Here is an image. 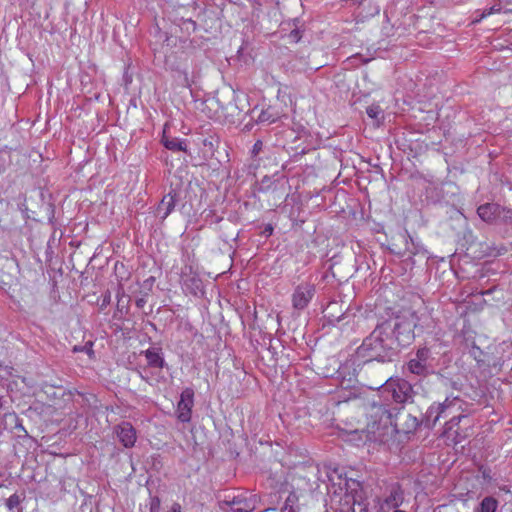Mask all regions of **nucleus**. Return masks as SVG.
I'll return each instance as SVG.
<instances>
[{"mask_svg": "<svg viewBox=\"0 0 512 512\" xmlns=\"http://www.w3.org/2000/svg\"><path fill=\"white\" fill-rule=\"evenodd\" d=\"M391 332V326L389 323L384 322L378 325L368 338L365 339L363 345L369 349L379 353L386 349L387 340Z\"/></svg>", "mask_w": 512, "mask_h": 512, "instance_id": "7ed1b4c3", "label": "nucleus"}, {"mask_svg": "<svg viewBox=\"0 0 512 512\" xmlns=\"http://www.w3.org/2000/svg\"><path fill=\"white\" fill-rule=\"evenodd\" d=\"M267 231H269L270 233H272L273 228H272V227H269V228H267Z\"/></svg>", "mask_w": 512, "mask_h": 512, "instance_id": "f704fd0d", "label": "nucleus"}, {"mask_svg": "<svg viewBox=\"0 0 512 512\" xmlns=\"http://www.w3.org/2000/svg\"><path fill=\"white\" fill-rule=\"evenodd\" d=\"M22 501V498L17 493H14L6 500V507L12 511L17 508Z\"/></svg>", "mask_w": 512, "mask_h": 512, "instance_id": "412c9836", "label": "nucleus"}, {"mask_svg": "<svg viewBox=\"0 0 512 512\" xmlns=\"http://www.w3.org/2000/svg\"><path fill=\"white\" fill-rule=\"evenodd\" d=\"M145 304H146V300L144 298H139L136 300V306L138 308H143Z\"/></svg>", "mask_w": 512, "mask_h": 512, "instance_id": "c756f323", "label": "nucleus"}, {"mask_svg": "<svg viewBox=\"0 0 512 512\" xmlns=\"http://www.w3.org/2000/svg\"><path fill=\"white\" fill-rule=\"evenodd\" d=\"M175 205V195H173L172 193L165 195L158 206V213L159 215H161V218H167L170 215V213L174 210Z\"/></svg>", "mask_w": 512, "mask_h": 512, "instance_id": "f8f14e48", "label": "nucleus"}, {"mask_svg": "<svg viewBox=\"0 0 512 512\" xmlns=\"http://www.w3.org/2000/svg\"><path fill=\"white\" fill-rule=\"evenodd\" d=\"M403 501V491L399 485L393 487L390 491L389 496L385 499L387 505L394 508L399 507Z\"/></svg>", "mask_w": 512, "mask_h": 512, "instance_id": "dca6fc26", "label": "nucleus"}, {"mask_svg": "<svg viewBox=\"0 0 512 512\" xmlns=\"http://www.w3.org/2000/svg\"><path fill=\"white\" fill-rule=\"evenodd\" d=\"M168 512H181V507L179 504H174Z\"/></svg>", "mask_w": 512, "mask_h": 512, "instance_id": "7c9ffc66", "label": "nucleus"}, {"mask_svg": "<svg viewBox=\"0 0 512 512\" xmlns=\"http://www.w3.org/2000/svg\"><path fill=\"white\" fill-rule=\"evenodd\" d=\"M281 512H298V511L281 510Z\"/></svg>", "mask_w": 512, "mask_h": 512, "instance_id": "e433bc0d", "label": "nucleus"}, {"mask_svg": "<svg viewBox=\"0 0 512 512\" xmlns=\"http://www.w3.org/2000/svg\"><path fill=\"white\" fill-rule=\"evenodd\" d=\"M427 352H428V351H427V350H425V349L418 350V352H417V357H418V359H417V360H420V361L424 360V359H425V357H426Z\"/></svg>", "mask_w": 512, "mask_h": 512, "instance_id": "c85d7f7f", "label": "nucleus"}, {"mask_svg": "<svg viewBox=\"0 0 512 512\" xmlns=\"http://www.w3.org/2000/svg\"><path fill=\"white\" fill-rule=\"evenodd\" d=\"M4 425L6 430L10 429V432L14 437L29 440L28 433L21 424L19 416L15 412H8L4 415Z\"/></svg>", "mask_w": 512, "mask_h": 512, "instance_id": "6e6552de", "label": "nucleus"}, {"mask_svg": "<svg viewBox=\"0 0 512 512\" xmlns=\"http://www.w3.org/2000/svg\"><path fill=\"white\" fill-rule=\"evenodd\" d=\"M393 333L400 345H408L414 340V325L406 319L399 320L395 323Z\"/></svg>", "mask_w": 512, "mask_h": 512, "instance_id": "0eeeda50", "label": "nucleus"}, {"mask_svg": "<svg viewBox=\"0 0 512 512\" xmlns=\"http://www.w3.org/2000/svg\"><path fill=\"white\" fill-rule=\"evenodd\" d=\"M225 107L216 97H208L201 103V112L209 119L219 120L224 115Z\"/></svg>", "mask_w": 512, "mask_h": 512, "instance_id": "9d476101", "label": "nucleus"}, {"mask_svg": "<svg viewBox=\"0 0 512 512\" xmlns=\"http://www.w3.org/2000/svg\"><path fill=\"white\" fill-rule=\"evenodd\" d=\"M503 210L499 204L486 203L478 207L477 214L484 222L493 223L500 217Z\"/></svg>", "mask_w": 512, "mask_h": 512, "instance_id": "9b49d317", "label": "nucleus"}, {"mask_svg": "<svg viewBox=\"0 0 512 512\" xmlns=\"http://www.w3.org/2000/svg\"><path fill=\"white\" fill-rule=\"evenodd\" d=\"M115 433L124 448H132L136 442V430L129 422H123L115 427Z\"/></svg>", "mask_w": 512, "mask_h": 512, "instance_id": "1a4fd4ad", "label": "nucleus"}, {"mask_svg": "<svg viewBox=\"0 0 512 512\" xmlns=\"http://www.w3.org/2000/svg\"><path fill=\"white\" fill-rule=\"evenodd\" d=\"M161 501L159 497L153 496L150 498V512H160Z\"/></svg>", "mask_w": 512, "mask_h": 512, "instance_id": "393cba45", "label": "nucleus"}, {"mask_svg": "<svg viewBox=\"0 0 512 512\" xmlns=\"http://www.w3.org/2000/svg\"><path fill=\"white\" fill-rule=\"evenodd\" d=\"M367 114L371 118H376L379 114V108L377 106H371L367 108Z\"/></svg>", "mask_w": 512, "mask_h": 512, "instance_id": "cd10ccee", "label": "nucleus"}, {"mask_svg": "<svg viewBox=\"0 0 512 512\" xmlns=\"http://www.w3.org/2000/svg\"><path fill=\"white\" fill-rule=\"evenodd\" d=\"M93 346H94L93 341H87L83 346H74L73 351L74 352H84L89 356L90 359H94L95 352H94Z\"/></svg>", "mask_w": 512, "mask_h": 512, "instance_id": "6ab92c4d", "label": "nucleus"}, {"mask_svg": "<svg viewBox=\"0 0 512 512\" xmlns=\"http://www.w3.org/2000/svg\"><path fill=\"white\" fill-rule=\"evenodd\" d=\"M409 370L414 374H421L424 371V365L420 360L412 359L408 363Z\"/></svg>", "mask_w": 512, "mask_h": 512, "instance_id": "4be33fe9", "label": "nucleus"}, {"mask_svg": "<svg viewBox=\"0 0 512 512\" xmlns=\"http://www.w3.org/2000/svg\"><path fill=\"white\" fill-rule=\"evenodd\" d=\"M53 455H55V456H65L64 454L56 453V452H54Z\"/></svg>", "mask_w": 512, "mask_h": 512, "instance_id": "72a5a7b5", "label": "nucleus"}, {"mask_svg": "<svg viewBox=\"0 0 512 512\" xmlns=\"http://www.w3.org/2000/svg\"><path fill=\"white\" fill-rule=\"evenodd\" d=\"M501 11V7L500 6H492L490 7L489 9H485L479 18H477L475 20V22H480L481 20H483L484 18L490 16V15H493V14H496V13H500Z\"/></svg>", "mask_w": 512, "mask_h": 512, "instance_id": "5701e85b", "label": "nucleus"}, {"mask_svg": "<svg viewBox=\"0 0 512 512\" xmlns=\"http://www.w3.org/2000/svg\"><path fill=\"white\" fill-rule=\"evenodd\" d=\"M461 417H458V421L455 422L456 417H452L449 421L445 424V429L442 434V439L444 440V444L446 446H450V441L452 440L454 442V445L458 444V441L456 439V436H454V433H457L456 430H454V426L458 425Z\"/></svg>", "mask_w": 512, "mask_h": 512, "instance_id": "ddd939ff", "label": "nucleus"}, {"mask_svg": "<svg viewBox=\"0 0 512 512\" xmlns=\"http://www.w3.org/2000/svg\"><path fill=\"white\" fill-rule=\"evenodd\" d=\"M267 231H269L270 233H272L273 228H272V227H269V228H267Z\"/></svg>", "mask_w": 512, "mask_h": 512, "instance_id": "c9c22d12", "label": "nucleus"}, {"mask_svg": "<svg viewBox=\"0 0 512 512\" xmlns=\"http://www.w3.org/2000/svg\"><path fill=\"white\" fill-rule=\"evenodd\" d=\"M411 390V385L404 379H389L385 384V391L390 392L397 403H405L410 398Z\"/></svg>", "mask_w": 512, "mask_h": 512, "instance_id": "423d86ee", "label": "nucleus"}, {"mask_svg": "<svg viewBox=\"0 0 512 512\" xmlns=\"http://www.w3.org/2000/svg\"><path fill=\"white\" fill-rule=\"evenodd\" d=\"M2 406H3L2 398L0 397V409L2 408Z\"/></svg>", "mask_w": 512, "mask_h": 512, "instance_id": "4c0bfd02", "label": "nucleus"}, {"mask_svg": "<svg viewBox=\"0 0 512 512\" xmlns=\"http://www.w3.org/2000/svg\"><path fill=\"white\" fill-rule=\"evenodd\" d=\"M479 471H480V472H481V474H482V478H483L486 482H490V481L492 480V477H491V475H490L491 470H490L488 467H486V466H484V465H481V466L479 467Z\"/></svg>", "mask_w": 512, "mask_h": 512, "instance_id": "a878e982", "label": "nucleus"}, {"mask_svg": "<svg viewBox=\"0 0 512 512\" xmlns=\"http://www.w3.org/2000/svg\"><path fill=\"white\" fill-rule=\"evenodd\" d=\"M299 497L295 491H290L285 499L284 505L281 510L298 511Z\"/></svg>", "mask_w": 512, "mask_h": 512, "instance_id": "a211bd4d", "label": "nucleus"}, {"mask_svg": "<svg viewBox=\"0 0 512 512\" xmlns=\"http://www.w3.org/2000/svg\"><path fill=\"white\" fill-rule=\"evenodd\" d=\"M359 506H360L359 512H367V508L365 506H362L361 504H359Z\"/></svg>", "mask_w": 512, "mask_h": 512, "instance_id": "2f4dec72", "label": "nucleus"}, {"mask_svg": "<svg viewBox=\"0 0 512 512\" xmlns=\"http://www.w3.org/2000/svg\"><path fill=\"white\" fill-rule=\"evenodd\" d=\"M218 506L223 512H253L256 508V497L246 493H228L219 497Z\"/></svg>", "mask_w": 512, "mask_h": 512, "instance_id": "f03ea898", "label": "nucleus"}, {"mask_svg": "<svg viewBox=\"0 0 512 512\" xmlns=\"http://www.w3.org/2000/svg\"><path fill=\"white\" fill-rule=\"evenodd\" d=\"M260 119H261V121L268 120V118H265V113H262V115L260 116Z\"/></svg>", "mask_w": 512, "mask_h": 512, "instance_id": "473e14b6", "label": "nucleus"}, {"mask_svg": "<svg viewBox=\"0 0 512 512\" xmlns=\"http://www.w3.org/2000/svg\"><path fill=\"white\" fill-rule=\"evenodd\" d=\"M452 405L451 401H448V399L445 400L444 403H440L436 406H431L429 409V417H432L433 413L436 412V416L434 417L433 422L436 423L440 420V418H447L450 415V407Z\"/></svg>", "mask_w": 512, "mask_h": 512, "instance_id": "2eb2a0df", "label": "nucleus"}, {"mask_svg": "<svg viewBox=\"0 0 512 512\" xmlns=\"http://www.w3.org/2000/svg\"><path fill=\"white\" fill-rule=\"evenodd\" d=\"M145 357L149 366L154 368H163L165 361L161 355L160 349L149 348L145 352Z\"/></svg>", "mask_w": 512, "mask_h": 512, "instance_id": "4468645a", "label": "nucleus"}, {"mask_svg": "<svg viewBox=\"0 0 512 512\" xmlns=\"http://www.w3.org/2000/svg\"><path fill=\"white\" fill-rule=\"evenodd\" d=\"M194 390L186 387L180 394V399L176 405L175 414L178 421L188 423L192 418V409L194 407Z\"/></svg>", "mask_w": 512, "mask_h": 512, "instance_id": "20e7f679", "label": "nucleus"}, {"mask_svg": "<svg viewBox=\"0 0 512 512\" xmlns=\"http://www.w3.org/2000/svg\"><path fill=\"white\" fill-rule=\"evenodd\" d=\"M365 428L353 433L365 438L364 444H386L389 439L404 441L418 426L417 419L400 409L392 412L383 405L372 404L365 409Z\"/></svg>", "mask_w": 512, "mask_h": 512, "instance_id": "f257e3e1", "label": "nucleus"}, {"mask_svg": "<svg viewBox=\"0 0 512 512\" xmlns=\"http://www.w3.org/2000/svg\"><path fill=\"white\" fill-rule=\"evenodd\" d=\"M315 286L311 283L304 282L297 285L291 295L292 307L295 310H304L315 295Z\"/></svg>", "mask_w": 512, "mask_h": 512, "instance_id": "39448f33", "label": "nucleus"}, {"mask_svg": "<svg viewBox=\"0 0 512 512\" xmlns=\"http://www.w3.org/2000/svg\"><path fill=\"white\" fill-rule=\"evenodd\" d=\"M252 10L253 15H256L259 17L260 13L262 12V0H248Z\"/></svg>", "mask_w": 512, "mask_h": 512, "instance_id": "b1692460", "label": "nucleus"}, {"mask_svg": "<svg viewBox=\"0 0 512 512\" xmlns=\"http://www.w3.org/2000/svg\"><path fill=\"white\" fill-rule=\"evenodd\" d=\"M164 146L169 149V150H174V151H184L185 150V145L183 142L177 140V139H172V140H164Z\"/></svg>", "mask_w": 512, "mask_h": 512, "instance_id": "aec40b11", "label": "nucleus"}, {"mask_svg": "<svg viewBox=\"0 0 512 512\" xmlns=\"http://www.w3.org/2000/svg\"><path fill=\"white\" fill-rule=\"evenodd\" d=\"M498 501L491 496L485 497L479 504L476 512H496Z\"/></svg>", "mask_w": 512, "mask_h": 512, "instance_id": "f3484780", "label": "nucleus"}, {"mask_svg": "<svg viewBox=\"0 0 512 512\" xmlns=\"http://www.w3.org/2000/svg\"><path fill=\"white\" fill-rule=\"evenodd\" d=\"M262 147H263V142L261 140H257L253 145L252 154L254 156L258 155L260 153V151L262 150Z\"/></svg>", "mask_w": 512, "mask_h": 512, "instance_id": "bb28decb", "label": "nucleus"}]
</instances>
